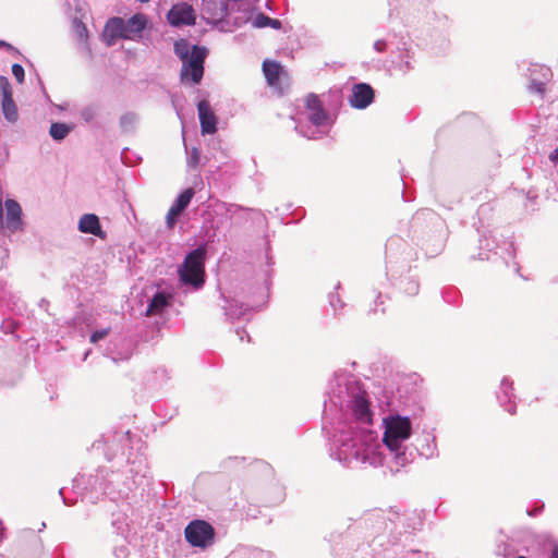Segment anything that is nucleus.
Segmentation results:
<instances>
[{
  "label": "nucleus",
  "instance_id": "21",
  "mask_svg": "<svg viewBox=\"0 0 558 558\" xmlns=\"http://www.w3.org/2000/svg\"><path fill=\"white\" fill-rule=\"evenodd\" d=\"M77 229L82 233L92 234L101 240L107 236V233L101 228L98 216L95 214H84L78 220Z\"/></svg>",
  "mask_w": 558,
  "mask_h": 558
},
{
  "label": "nucleus",
  "instance_id": "50",
  "mask_svg": "<svg viewBox=\"0 0 558 558\" xmlns=\"http://www.w3.org/2000/svg\"><path fill=\"white\" fill-rule=\"evenodd\" d=\"M0 48H3V49H5L9 52L20 53L19 50L15 47H13L10 43H8L5 40H1L0 39Z\"/></svg>",
  "mask_w": 558,
  "mask_h": 558
},
{
  "label": "nucleus",
  "instance_id": "33",
  "mask_svg": "<svg viewBox=\"0 0 558 558\" xmlns=\"http://www.w3.org/2000/svg\"><path fill=\"white\" fill-rule=\"evenodd\" d=\"M173 51L175 56L183 61L193 56V45H190L185 39H179L174 43Z\"/></svg>",
  "mask_w": 558,
  "mask_h": 558
},
{
  "label": "nucleus",
  "instance_id": "7",
  "mask_svg": "<svg viewBox=\"0 0 558 558\" xmlns=\"http://www.w3.org/2000/svg\"><path fill=\"white\" fill-rule=\"evenodd\" d=\"M209 50L205 46L193 45V56L182 62L180 81L184 85H198L205 72V61Z\"/></svg>",
  "mask_w": 558,
  "mask_h": 558
},
{
  "label": "nucleus",
  "instance_id": "61",
  "mask_svg": "<svg viewBox=\"0 0 558 558\" xmlns=\"http://www.w3.org/2000/svg\"><path fill=\"white\" fill-rule=\"evenodd\" d=\"M534 76H536V77L541 78V74H539V72H535V73H534Z\"/></svg>",
  "mask_w": 558,
  "mask_h": 558
},
{
  "label": "nucleus",
  "instance_id": "47",
  "mask_svg": "<svg viewBox=\"0 0 558 558\" xmlns=\"http://www.w3.org/2000/svg\"><path fill=\"white\" fill-rule=\"evenodd\" d=\"M383 304H384L383 295L380 292H378L375 295L374 304L371 305V307H369V313H373V314H377L378 312L384 313L385 308H379V305H383Z\"/></svg>",
  "mask_w": 558,
  "mask_h": 558
},
{
  "label": "nucleus",
  "instance_id": "12",
  "mask_svg": "<svg viewBox=\"0 0 558 558\" xmlns=\"http://www.w3.org/2000/svg\"><path fill=\"white\" fill-rule=\"evenodd\" d=\"M167 20L173 27L190 26L196 22L194 8L186 2H179L171 7L167 13Z\"/></svg>",
  "mask_w": 558,
  "mask_h": 558
},
{
  "label": "nucleus",
  "instance_id": "35",
  "mask_svg": "<svg viewBox=\"0 0 558 558\" xmlns=\"http://www.w3.org/2000/svg\"><path fill=\"white\" fill-rule=\"evenodd\" d=\"M442 299L446 303L458 305L461 299L460 291L454 287H447L441 292Z\"/></svg>",
  "mask_w": 558,
  "mask_h": 558
},
{
  "label": "nucleus",
  "instance_id": "24",
  "mask_svg": "<svg viewBox=\"0 0 558 558\" xmlns=\"http://www.w3.org/2000/svg\"><path fill=\"white\" fill-rule=\"evenodd\" d=\"M226 305L222 306L225 315L229 320L242 318L250 310H254V306L240 302L236 299L227 300L225 299Z\"/></svg>",
  "mask_w": 558,
  "mask_h": 558
},
{
  "label": "nucleus",
  "instance_id": "37",
  "mask_svg": "<svg viewBox=\"0 0 558 558\" xmlns=\"http://www.w3.org/2000/svg\"><path fill=\"white\" fill-rule=\"evenodd\" d=\"M187 167L191 169H197L201 162V150L197 147H193L190 151L186 149Z\"/></svg>",
  "mask_w": 558,
  "mask_h": 558
},
{
  "label": "nucleus",
  "instance_id": "34",
  "mask_svg": "<svg viewBox=\"0 0 558 558\" xmlns=\"http://www.w3.org/2000/svg\"><path fill=\"white\" fill-rule=\"evenodd\" d=\"M397 38V33L395 31H389L384 38H379L375 40L373 48L378 53H384L387 51L389 45H393V39Z\"/></svg>",
  "mask_w": 558,
  "mask_h": 558
},
{
  "label": "nucleus",
  "instance_id": "5",
  "mask_svg": "<svg viewBox=\"0 0 558 558\" xmlns=\"http://www.w3.org/2000/svg\"><path fill=\"white\" fill-rule=\"evenodd\" d=\"M208 253V242L197 245L190 251L181 265L178 267V278L181 287L193 291L201 290L206 281L205 264Z\"/></svg>",
  "mask_w": 558,
  "mask_h": 558
},
{
  "label": "nucleus",
  "instance_id": "11",
  "mask_svg": "<svg viewBox=\"0 0 558 558\" xmlns=\"http://www.w3.org/2000/svg\"><path fill=\"white\" fill-rule=\"evenodd\" d=\"M41 550V539L32 530L25 531L16 543V554L20 558H38Z\"/></svg>",
  "mask_w": 558,
  "mask_h": 558
},
{
  "label": "nucleus",
  "instance_id": "49",
  "mask_svg": "<svg viewBox=\"0 0 558 558\" xmlns=\"http://www.w3.org/2000/svg\"><path fill=\"white\" fill-rule=\"evenodd\" d=\"M77 33L80 37L87 36V28L81 21H75Z\"/></svg>",
  "mask_w": 558,
  "mask_h": 558
},
{
  "label": "nucleus",
  "instance_id": "57",
  "mask_svg": "<svg viewBox=\"0 0 558 558\" xmlns=\"http://www.w3.org/2000/svg\"><path fill=\"white\" fill-rule=\"evenodd\" d=\"M511 553H512V551H511V549H510V545L505 544V545H504V548H502V554H504V556L507 558V556H508V555H510Z\"/></svg>",
  "mask_w": 558,
  "mask_h": 558
},
{
  "label": "nucleus",
  "instance_id": "29",
  "mask_svg": "<svg viewBox=\"0 0 558 558\" xmlns=\"http://www.w3.org/2000/svg\"><path fill=\"white\" fill-rule=\"evenodd\" d=\"M195 195V191L193 187H186L184 189L173 201L171 207L174 211H179L181 215L185 211V209L189 207L191 201L193 199Z\"/></svg>",
  "mask_w": 558,
  "mask_h": 558
},
{
  "label": "nucleus",
  "instance_id": "55",
  "mask_svg": "<svg viewBox=\"0 0 558 558\" xmlns=\"http://www.w3.org/2000/svg\"><path fill=\"white\" fill-rule=\"evenodd\" d=\"M269 250H270V246L267 243V251H269ZM274 263L275 262H274L272 256L269 255V252H266V264H267V266L270 267L271 265H274Z\"/></svg>",
  "mask_w": 558,
  "mask_h": 558
},
{
  "label": "nucleus",
  "instance_id": "38",
  "mask_svg": "<svg viewBox=\"0 0 558 558\" xmlns=\"http://www.w3.org/2000/svg\"><path fill=\"white\" fill-rule=\"evenodd\" d=\"M395 49L392 50L391 54L395 57L398 53H401L403 51H407L412 48V43L410 38H407L404 36H401L396 43L393 41Z\"/></svg>",
  "mask_w": 558,
  "mask_h": 558
},
{
  "label": "nucleus",
  "instance_id": "41",
  "mask_svg": "<svg viewBox=\"0 0 558 558\" xmlns=\"http://www.w3.org/2000/svg\"><path fill=\"white\" fill-rule=\"evenodd\" d=\"M384 398L385 403L388 408H392L396 403L397 396L392 389V387H389L388 385L384 386Z\"/></svg>",
  "mask_w": 558,
  "mask_h": 558
},
{
  "label": "nucleus",
  "instance_id": "2",
  "mask_svg": "<svg viewBox=\"0 0 558 558\" xmlns=\"http://www.w3.org/2000/svg\"><path fill=\"white\" fill-rule=\"evenodd\" d=\"M134 450L130 430H111L92 445V453H104L107 461L125 462L124 470H109L99 466L95 474H80L73 480L74 488L82 489L85 497L95 504L100 496L111 501L129 497L136 488L148 484L150 472L146 457L142 451L141 440Z\"/></svg>",
  "mask_w": 558,
  "mask_h": 558
},
{
  "label": "nucleus",
  "instance_id": "14",
  "mask_svg": "<svg viewBox=\"0 0 558 558\" xmlns=\"http://www.w3.org/2000/svg\"><path fill=\"white\" fill-rule=\"evenodd\" d=\"M375 89L368 83H356L352 86L349 104L352 108L363 110L374 102Z\"/></svg>",
  "mask_w": 558,
  "mask_h": 558
},
{
  "label": "nucleus",
  "instance_id": "30",
  "mask_svg": "<svg viewBox=\"0 0 558 558\" xmlns=\"http://www.w3.org/2000/svg\"><path fill=\"white\" fill-rule=\"evenodd\" d=\"M254 28L271 27L274 29H280L282 22L278 19H272L263 12H258L251 21Z\"/></svg>",
  "mask_w": 558,
  "mask_h": 558
},
{
  "label": "nucleus",
  "instance_id": "18",
  "mask_svg": "<svg viewBox=\"0 0 558 558\" xmlns=\"http://www.w3.org/2000/svg\"><path fill=\"white\" fill-rule=\"evenodd\" d=\"M173 301V294L166 290H157L153 296L148 300L146 308V316H154L161 314L168 307L171 306Z\"/></svg>",
  "mask_w": 558,
  "mask_h": 558
},
{
  "label": "nucleus",
  "instance_id": "51",
  "mask_svg": "<svg viewBox=\"0 0 558 558\" xmlns=\"http://www.w3.org/2000/svg\"><path fill=\"white\" fill-rule=\"evenodd\" d=\"M235 333L239 336L240 341H243V340H244V338H247V341H248V342L251 341V337L248 336V333L246 332V330H245V329H243V328H238V329L235 330Z\"/></svg>",
  "mask_w": 558,
  "mask_h": 558
},
{
  "label": "nucleus",
  "instance_id": "42",
  "mask_svg": "<svg viewBox=\"0 0 558 558\" xmlns=\"http://www.w3.org/2000/svg\"><path fill=\"white\" fill-rule=\"evenodd\" d=\"M181 217V214L179 211H174L173 208L170 206L167 216H166V223L169 229H173L175 225L178 223L179 218Z\"/></svg>",
  "mask_w": 558,
  "mask_h": 558
},
{
  "label": "nucleus",
  "instance_id": "28",
  "mask_svg": "<svg viewBox=\"0 0 558 558\" xmlns=\"http://www.w3.org/2000/svg\"><path fill=\"white\" fill-rule=\"evenodd\" d=\"M111 526L118 536L126 537L129 533V519L123 511L112 512Z\"/></svg>",
  "mask_w": 558,
  "mask_h": 558
},
{
  "label": "nucleus",
  "instance_id": "26",
  "mask_svg": "<svg viewBox=\"0 0 558 558\" xmlns=\"http://www.w3.org/2000/svg\"><path fill=\"white\" fill-rule=\"evenodd\" d=\"M262 68L267 84L271 87L278 86L280 76L284 73V69L281 63L266 59L263 61Z\"/></svg>",
  "mask_w": 558,
  "mask_h": 558
},
{
  "label": "nucleus",
  "instance_id": "59",
  "mask_svg": "<svg viewBox=\"0 0 558 558\" xmlns=\"http://www.w3.org/2000/svg\"><path fill=\"white\" fill-rule=\"evenodd\" d=\"M487 208V205H482L478 209V214H482Z\"/></svg>",
  "mask_w": 558,
  "mask_h": 558
},
{
  "label": "nucleus",
  "instance_id": "48",
  "mask_svg": "<svg viewBox=\"0 0 558 558\" xmlns=\"http://www.w3.org/2000/svg\"><path fill=\"white\" fill-rule=\"evenodd\" d=\"M2 327L4 332H13L17 328V324L14 320H5Z\"/></svg>",
  "mask_w": 558,
  "mask_h": 558
},
{
  "label": "nucleus",
  "instance_id": "53",
  "mask_svg": "<svg viewBox=\"0 0 558 558\" xmlns=\"http://www.w3.org/2000/svg\"><path fill=\"white\" fill-rule=\"evenodd\" d=\"M549 160L554 163V166H558V148L554 149L549 154Z\"/></svg>",
  "mask_w": 558,
  "mask_h": 558
},
{
  "label": "nucleus",
  "instance_id": "8",
  "mask_svg": "<svg viewBox=\"0 0 558 558\" xmlns=\"http://www.w3.org/2000/svg\"><path fill=\"white\" fill-rule=\"evenodd\" d=\"M497 230L484 233L480 239V253L477 258L481 260L490 259V253L499 256L508 265L509 259L514 258L515 248L513 242L509 240L499 241Z\"/></svg>",
  "mask_w": 558,
  "mask_h": 558
},
{
  "label": "nucleus",
  "instance_id": "39",
  "mask_svg": "<svg viewBox=\"0 0 558 558\" xmlns=\"http://www.w3.org/2000/svg\"><path fill=\"white\" fill-rule=\"evenodd\" d=\"M121 544H118L113 547L112 554L116 558H128L130 551L128 547L126 537H121Z\"/></svg>",
  "mask_w": 558,
  "mask_h": 558
},
{
  "label": "nucleus",
  "instance_id": "15",
  "mask_svg": "<svg viewBox=\"0 0 558 558\" xmlns=\"http://www.w3.org/2000/svg\"><path fill=\"white\" fill-rule=\"evenodd\" d=\"M529 71H530L529 90L531 93H535V94L543 96L545 93L546 84L553 77L551 70L546 65L531 64V66L529 68Z\"/></svg>",
  "mask_w": 558,
  "mask_h": 558
},
{
  "label": "nucleus",
  "instance_id": "32",
  "mask_svg": "<svg viewBox=\"0 0 558 558\" xmlns=\"http://www.w3.org/2000/svg\"><path fill=\"white\" fill-rule=\"evenodd\" d=\"M138 122L137 113L133 111H128L123 113L119 119V125L122 133H132L134 132L136 124Z\"/></svg>",
  "mask_w": 558,
  "mask_h": 558
},
{
  "label": "nucleus",
  "instance_id": "43",
  "mask_svg": "<svg viewBox=\"0 0 558 558\" xmlns=\"http://www.w3.org/2000/svg\"><path fill=\"white\" fill-rule=\"evenodd\" d=\"M295 131H296L300 135H302V136H304V137H306V138H311V140H312V138H317V136H316V131L312 130V128H311V126H304V125H302V124H298V125L295 126Z\"/></svg>",
  "mask_w": 558,
  "mask_h": 558
},
{
  "label": "nucleus",
  "instance_id": "52",
  "mask_svg": "<svg viewBox=\"0 0 558 558\" xmlns=\"http://www.w3.org/2000/svg\"><path fill=\"white\" fill-rule=\"evenodd\" d=\"M543 508H544V506L534 507L532 509H527L526 513L530 517H536V515H538L542 512Z\"/></svg>",
  "mask_w": 558,
  "mask_h": 558
},
{
  "label": "nucleus",
  "instance_id": "46",
  "mask_svg": "<svg viewBox=\"0 0 558 558\" xmlns=\"http://www.w3.org/2000/svg\"><path fill=\"white\" fill-rule=\"evenodd\" d=\"M12 74L20 84H22L24 82L25 71H24V68L20 63H14L12 65Z\"/></svg>",
  "mask_w": 558,
  "mask_h": 558
},
{
  "label": "nucleus",
  "instance_id": "4",
  "mask_svg": "<svg viewBox=\"0 0 558 558\" xmlns=\"http://www.w3.org/2000/svg\"><path fill=\"white\" fill-rule=\"evenodd\" d=\"M408 247L399 236H391L386 243V275L391 284L402 293L413 296L420 291V282L408 258L399 256V252Z\"/></svg>",
  "mask_w": 558,
  "mask_h": 558
},
{
  "label": "nucleus",
  "instance_id": "19",
  "mask_svg": "<svg viewBox=\"0 0 558 558\" xmlns=\"http://www.w3.org/2000/svg\"><path fill=\"white\" fill-rule=\"evenodd\" d=\"M499 404L510 414H515L517 404L515 396L513 395V381L505 376L501 379L499 391L497 392Z\"/></svg>",
  "mask_w": 558,
  "mask_h": 558
},
{
  "label": "nucleus",
  "instance_id": "63",
  "mask_svg": "<svg viewBox=\"0 0 558 558\" xmlns=\"http://www.w3.org/2000/svg\"><path fill=\"white\" fill-rule=\"evenodd\" d=\"M41 304H43V306H46V304H48V302L46 300H41Z\"/></svg>",
  "mask_w": 558,
  "mask_h": 558
},
{
  "label": "nucleus",
  "instance_id": "56",
  "mask_svg": "<svg viewBox=\"0 0 558 558\" xmlns=\"http://www.w3.org/2000/svg\"><path fill=\"white\" fill-rule=\"evenodd\" d=\"M549 558H558V544L554 545V547L550 551Z\"/></svg>",
  "mask_w": 558,
  "mask_h": 558
},
{
  "label": "nucleus",
  "instance_id": "13",
  "mask_svg": "<svg viewBox=\"0 0 558 558\" xmlns=\"http://www.w3.org/2000/svg\"><path fill=\"white\" fill-rule=\"evenodd\" d=\"M1 109L8 122L15 123L19 119L17 106L13 99L12 86L7 76H0Z\"/></svg>",
  "mask_w": 558,
  "mask_h": 558
},
{
  "label": "nucleus",
  "instance_id": "60",
  "mask_svg": "<svg viewBox=\"0 0 558 558\" xmlns=\"http://www.w3.org/2000/svg\"><path fill=\"white\" fill-rule=\"evenodd\" d=\"M397 2H398V0H388V3L390 7L396 5Z\"/></svg>",
  "mask_w": 558,
  "mask_h": 558
},
{
  "label": "nucleus",
  "instance_id": "6",
  "mask_svg": "<svg viewBox=\"0 0 558 558\" xmlns=\"http://www.w3.org/2000/svg\"><path fill=\"white\" fill-rule=\"evenodd\" d=\"M216 535L214 525L203 519H193L184 527L186 543L202 550H206L215 544Z\"/></svg>",
  "mask_w": 558,
  "mask_h": 558
},
{
  "label": "nucleus",
  "instance_id": "20",
  "mask_svg": "<svg viewBox=\"0 0 558 558\" xmlns=\"http://www.w3.org/2000/svg\"><path fill=\"white\" fill-rule=\"evenodd\" d=\"M412 450V448H410ZM414 458L416 454L426 459H432L438 456V449L435 435L430 433L423 434L416 438V447L413 449Z\"/></svg>",
  "mask_w": 558,
  "mask_h": 558
},
{
  "label": "nucleus",
  "instance_id": "54",
  "mask_svg": "<svg viewBox=\"0 0 558 558\" xmlns=\"http://www.w3.org/2000/svg\"><path fill=\"white\" fill-rule=\"evenodd\" d=\"M129 151H130V150H129V148H124V149L122 150V153H121V160H122V162H123V163H125V165H128V166H130V165H131V162L128 160V153H129Z\"/></svg>",
  "mask_w": 558,
  "mask_h": 558
},
{
  "label": "nucleus",
  "instance_id": "16",
  "mask_svg": "<svg viewBox=\"0 0 558 558\" xmlns=\"http://www.w3.org/2000/svg\"><path fill=\"white\" fill-rule=\"evenodd\" d=\"M197 112L202 135H213L218 131V117L213 111L208 100L203 99L197 104Z\"/></svg>",
  "mask_w": 558,
  "mask_h": 558
},
{
  "label": "nucleus",
  "instance_id": "10",
  "mask_svg": "<svg viewBox=\"0 0 558 558\" xmlns=\"http://www.w3.org/2000/svg\"><path fill=\"white\" fill-rule=\"evenodd\" d=\"M305 107L310 111L307 119L314 126L320 128L332 123L331 117L324 108L318 95L310 93L305 99Z\"/></svg>",
  "mask_w": 558,
  "mask_h": 558
},
{
  "label": "nucleus",
  "instance_id": "1",
  "mask_svg": "<svg viewBox=\"0 0 558 558\" xmlns=\"http://www.w3.org/2000/svg\"><path fill=\"white\" fill-rule=\"evenodd\" d=\"M324 401V420L328 412L339 416L329 438V456L348 468L388 464L391 472L413 462L414 451L404 442L412 435L408 415L389 414L383 418L384 434L379 441L372 425L374 412L364 384L355 375L339 371L329 381Z\"/></svg>",
  "mask_w": 558,
  "mask_h": 558
},
{
  "label": "nucleus",
  "instance_id": "58",
  "mask_svg": "<svg viewBox=\"0 0 558 558\" xmlns=\"http://www.w3.org/2000/svg\"><path fill=\"white\" fill-rule=\"evenodd\" d=\"M59 494H60L61 496H63V488H61V489L59 490ZM62 500H63V504H64L65 506H72V505H74V501H69V500H68L66 498H64V497H62Z\"/></svg>",
  "mask_w": 558,
  "mask_h": 558
},
{
  "label": "nucleus",
  "instance_id": "62",
  "mask_svg": "<svg viewBox=\"0 0 558 558\" xmlns=\"http://www.w3.org/2000/svg\"><path fill=\"white\" fill-rule=\"evenodd\" d=\"M41 304H43V306H46V304H48V302L46 300H41Z\"/></svg>",
  "mask_w": 558,
  "mask_h": 558
},
{
  "label": "nucleus",
  "instance_id": "44",
  "mask_svg": "<svg viewBox=\"0 0 558 558\" xmlns=\"http://www.w3.org/2000/svg\"><path fill=\"white\" fill-rule=\"evenodd\" d=\"M328 299H329V304H330V306H331L335 311H338V310L343 308L344 303H343V302H342V300L340 299L339 294H337L336 292H330V293H329V295H328Z\"/></svg>",
  "mask_w": 558,
  "mask_h": 558
},
{
  "label": "nucleus",
  "instance_id": "31",
  "mask_svg": "<svg viewBox=\"0 0 558 558\" xmlns=\"http://www.w3.org/2000/svg\"><path fill=\"white\" fill-rule=\"evenodd\" d=\"M73 130L72 124L65 122H52L49 129V135L56 142H62Z\"/></svg>",
  "mask_w": 558,
  "mask_h": 558
},
{
  "label": "nucleus",
  "instance_id": "40",
  "mask_svg": "<svg viewBox=\"0 0 558 558\" xmlns=\"http://www.w3.org/2000/svg\"><path fill=\"white\" fill-rule=\"evenodd\" d=\"M386 529L389 530L393 544L401 542V536L405 535L403 526L396 527L395 525H390L388 522V523H386Z\"/></svg>",
  "mask_w": 558,
  "mask_h": 558
},
{
  "label": "nucleus",
  "instance_id": "9",
  "mask_svg": "<svg viewBox=\"0 0 558 558\" xmlns=\"http://www.w3.org/2000/svg\"><path fill=\"white\" fill-rule=\"evenodd\" d=\"M202 16L208 24L228 23L229 0H203Z\"/></svg>",
  "mask_w": 558,
  "mask_h": 558
},
{
  "label": "nucleus",
  "instance_id": "25",
  "mask_svg": "<svg viewBox=\"0 0 558 558\" xmlns=\"http://www.w3.org/2000/svg\"><path fill=\"white\" fill-rule=\"evenodd\" d=\"M147 23L148 20L143 13H136L125 20L124 29L125 34L129 35L128 39L140 37L144 29L147 27Z\"/></svg>",
  "mask_w": 558,
  "mask_h": 558
},
{
  "label": "nucleus",
  "instance_id": "45",
  "mask_svg": "<svg viewBox=\"0 0 558 558\" xmlns=\"http://www.w3.org/2000/svg\"><path fill=\"white\" fill-rule=\"evenodd\" d=\"M110 328H102L95 330L89 338L92 343H97L98 341L105 339L109 335Z\"/></svg>",
  "mask_w": 558,
  "mask_h": 558
},
{
  "label": "nucleus",
  "instance_id": "64",
  "mask_svg": "<svg viewBox=\"0 0 558 558\" xmlns=\"http://www.w3.org/2000/svg\"><path fill=\"white\" fill-rule=\"evenodd\" d=\"M517 558H527V557H525V556H518Z\"/></svg>",
  "mask_w": 558,
  "mask_h": 558
},
{
  "label": "nucleus",
  "instance_id": "3",
  "mask_svg": "<svg viewBox=\"0 0 558 558\" xmlns=\"http://www.w3.org/2000/svg\"><path fill=\"white\" fill-rule=\"evenodd\" d=\"M409 235L429 256L438 255L448 239L446 221L433 209L417 210L409 222Z\"/></svg>",
  "mask_w": 558,
  "mask_h": 558
},
{
  "label": "nucleus",
  "instance_id": "22",
  "mask_svg": "<svg viewBox=\"0 0 558 558\" xmlns=\"http://www.w3.org/2000/svg\"><path fill=\"white\" fill-rule=\"evenodd\" d=\"M5 225L11 232H16L22 229V208L14 199L5 202Z\"/></svg>",
  "mask_w": 558,
  "mask_h": 558
},
{
  "label": "nucleus",
  "instance_id": "17",
  "mask_svg": "<svg viewBox=\"0 0 558 558\" xmlns=\"http://www.w3.org/2000/svg\"><path fill=\"white\" fill-rule=\"evenodd\" d=\"M389 524L404 527V534L411 535L413 532L421 530L423 526V520L415 511L403 514L392 513L388 518Z\"/></svg>",
  "mask_w": 558,
  "mask_h": 558
},
{
  "label": "nucleus",
  "instance_id": "36",
  "mask_svg": "<svg viewBox=\"0 0 558 558\" xmlns=\"http://www.w3.org/2000/svg\"><path fill=\"white\" fill-rule=\"evenodd\" d=\"M99 107L96 104H90L83 107L80 111L82 120L86 123H90L98 114Z\"/></svg>",
  "mask_w": 558,
  "mask_h": 558
},
{
  "label": "nucleus",
  "instance_id": "23",
  "mask_svg": "<svg viewBox=\"0 0 558 558\" xmlns=\"http://www.w3.org/2000/svg\"><path fill=\"white\" fill-rule=\"evenodd\" d=\"M415 63L416 59L413 47L407 51L396 54L391 59L392 68L402 75H407L409 72L414 70Z\"/></svg>",
  "mask_w": 558,
  "mask_h": 558
},
{
  "label": "nucleus",
  "instance_id": "27",
  "mask_svg": "<svg viewBox=\"0 0 558 558\" xmlns=\"http://www.w3.org/2000/svg\"><path fill=\"white\" fill-rule=\"evenodd\" d=\"M125 20L120 16L110 17L105 27V34L111 41L117 39H128L129 35L125 34L124 29Z\"/></svg>",
  "mask_w": 558,
  "mask_h": 558
}]
</instances>
